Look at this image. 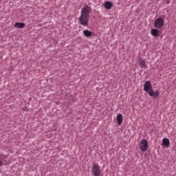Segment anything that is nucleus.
I'll return each instance as SVG.
<instances>
[{
    "label": "nucleus",
    "mask_w": 176,
    "mask_h": 176,
    "mask_svg": "<svg viewBox=\"0 0 176 176\" xmlns=\"http://www.w3.org/2000/svg\"><path fill=\"white\" fill-rule=\"evenodd\" d=\"M1 166H3V163H2V161L0 160V167H1Z\"/></svg>",
    "instance_id": "nucleus-14"
},
{
    "label": "nucleus",
    "mask_w": 176,
    "mask_h": 176,
    "mask_svg": "<svg viewBox=\"0 0 176 176\" xmlns=\"http://www.w3.org/2000/svg\"><path fill=\"white\" fill-rule=\"evenodd\" d=\"M151 34L153 36L156 38V36H159V30H157V29H152Z\"/></svg>",
    "instance_id": "nucleus-12"
},
{
    "label": "nucleus",
    "mask_w": 176,
    "mask_h": 176,
    "mask_svg": "<svg viewBox=\"0 0 176 176\" xmlns=\"http://www.w3.org/2000/svg\"><path fill=\"white\" fill-rule=\"evenodd\" d=\"M116 120H117L118 124L119 126H121L122 123H123V116H122V114L117 115Z\"/></svg>",
    "instance_id": "nucleus-8"
},
{
    "label": "nucleus",
    "mask_w": 176,
    "mask_h": 176,
    "mask_svg": "<svg viewBox=\"0 0 176 176\" xmlns=\"http://www.w3.org/2000/svg\"><path fill=\"white\" fill-rule=\"evenodd\" d=\"M162 144L164 146H170V140L167 138H164L162 139Z\"/></svg>",
    "instance_id": "nucleus-11"
},
{
    "label": "nucleus",
    "mask_w": 176,
    "mask_h": 176,
    "mask_svg": "<svg viewBox=\"0 0 176 176\" xmlns=\"http://www.w3.org/2000/svg\"><path fill=\"white\" fill-rule=\"evenodd\" d=\"M14 27V28H18L19 30H20L21 28H24V27H25V23L16 22L15 23Z\"/></svg>",
    "instance_id": "nucleus-9"
},
{
    "label": "nucleus",
    "mask_w": 176,
    "mask_h": 176,
    "mask_svg": "<svg viewBox=\"0 0 176 176\" xmlns=\"http://www.w3.org/2000/svg\"><path fill=\"white\" fill-rule=\"evenodd\" d=\"M113 6V3L111 1L104 2V8H105V9H107V10H111Z\"/></svg>",
    "instance_id": "nucleus-6"
},
{
    "label": "nucleus",
    "mask_w": 176,
    "mask_h": 176,
    "mask_svg": "<svg viewBox=\"0 0 176 176\" xmlns=\"http://www.w3.org/2000/svg\"><path fill=\"white\" fill-rule=\"evenodd\" d=\"M91 173L94 176L101 175V167L98 164H93Z\"/></svg>",
    "instance_id": "nucleus-2"
},
{
    "label": "nucleus",
    "mask_w": 176,
    "mask_h": 176,
    "mask_svg": "<svg viewBox=\"0 0 176 176\" xmlns=\"http://www.w3.org/2000/svg\"><path fill=\"white\" fill-rule=\"evenodd\" d=\"M82 34L86 38H90L93 35V32L90 30H85L82 32Z\"/></svg>",
    "instance_id": "nucleus-10"
},
{
    "label": "nucleus",
    "mask_w": 176,
    "mask_h": 176,
    "mask_svg": "<svg viewBox=\"0 0 176 176\" xmlns=\"http://www.w3.org/2000/svg\"><path fill=\"white\" fill-rule=\"evenodd\" d=\"M140 65L142 69L146 68V63L142 59L140 60Z\"/></svg>",
    "instance_id": "nucleus-13"
},
{
    "label": "nucleus",
    "mask_w": 176,
    "mask_h": 176,
    "mask_svg": "<svg viewBox=\"0 0 176 176\" xmlns=\"http://www.w3.org/2000/svg\"><path fill=\"white\" fill-rule=\"evenodd\" d=\"M143 90H144L146 93H148V94L153 90L151 81L148 80L144 82Z\"/></svg>",
    "instance_id": "nucleus-5"
},
{
    "label": "nucleus",
    "mask_w": 176,
    "mask_h": 176,
    "mask_svg": "<svg viewBox=\"0 0 176 176\" xmlns=\"http://www.w3.org/2000/svg\"><path fill=\"white\" fill-rule=\"evenodd\" d=\"M139 148L142 152H146L148 148V140L142 139L139 144Z\"/></svg>",
    "instance_id": "nucleus-3"
},
{
    "label": "nucleus",
    "mask_w": 176,
    "mask_h": 176,
    "mask_svg": "<svg viewBox=\"0 0 176 176\" xmlns=\"http://www.w3.org/2000/svg\"><path fill=\"white\" fill-rule=\"evenodd\" d=\"M91 13V7L85 5L84 8H82L80 16H79V23L83 27H87L89 25V19Z\"/></svg>",
    "instance_id": "nucleus-1"
},
{
    "label": "nucleus",
    "mask_w": 176,
    "mask_h": 176,
    "mask_svg": "<svg viewBox=\"0 0 176 176\" xmlns=\"http://www.w3.org/2000/svg\"><path fill=\"white\" fill-rule=\"evenodd\" d=\"M164 25V19L162 17L157 18L154 21L155 28H162Z\"/></svg>",
    "instance_id": "nucleus-4"
},
{
    "label": "nucleus",
    "mask_w": 176,
    "mask_h": 176,
    "mask_svg": "<svg viewBox=\"0 0 176 176\" xmlns=\"http://www.w3.org/2000/svg\"><path fill=\"white\" fill-rule=\"evenodd\" d=\"M160 94V92L159 91V90H157L155 92L153 90L149 92L148 96H150V97H154V98H157V97H159Z\"/></svg>",
    "instance_id": "nucleus-7"
}]
</instances>
